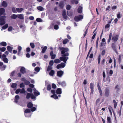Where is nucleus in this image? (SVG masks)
I'll return each instance as SVG.
<instances>
[{
	"mask_svg": "<svg viewBox=\"0 0 123 123\" xmlns=\"http://www.w3.org/2000/svg\"><path fill=\"white\" fill-rule=\"evenodd\" d=\"M59 49L61 51V53L62 57H66V56H68L69 55V53L68 52L69 51V49L68 48L61 47Z\"/></svg>",
	"mask_w": 123,
	"mask_h": 123,
	"instance_id": "f257e3e1",
	"label": "nucleus"
},
{
	"mask_svg": "<svg viewBox=\"0 0 123 123\" xmlns=\"http://www.w3.org/2000/svg\"><path fill=\"white\" fill-rule=\"evenodd\" d=\"M60 59H56L54 60V62L55 63H58L61 62V61H63L65 63H66V62L68 58V57H61Z\"/></svg>",
	"mask_w": 123,
	"mask_h": 123,
	"instance_id": "f03ea898",
	"label": "nucleus"
},
{
	"mask_svg": "<svg viewBox=\"0 0 123 123\" xmlns=\"http://www.w3.org/2000/svg\"><path fill=\"white\" fill-rule=\"evenodd\" d=\"M5 16L0 17V25H2L5 23Z\"/></svg>",
	"mask_w": 123,
	"mask_h": 123,
	"instance_id": "7ed1b4c3",
	"label": "nucleus"
},
{
	"mask_svg": "<svg viewBox=\"0 0 123 123\" xmlns=\"http://www.w3.org/2000/svg\"><path fill=\"white\" fill-rule=\"evenodd\" d=\"M83 18V16L82 15H80L75 16L74 18V19L75 21L78 22L82 19Z\"/></svg>",
	"mask_w": 123,
	"mask_h": 123,
	"instance_id": "20e7f679",
	"label": "nucleus"
},
{
	"mask_svg": "<svg viewBox=\"0 0 123 123\" xmlns=\"http://www.w3.org/2000/svg\"><path fill=\"white\" fill-rule=\"evenodd\" d=\"M94 84L93 83H91L90 84V88L91 89L90 94H92L94 92Z\"/></svg>",
	"mask_w": 123,
	"mask_h": 123,
	"instance_id": "39448f33",
	"label": "nucleus"
},
{
	"mask_svg": "<svg viewBox=\"0 0 123 123\" xmlns=\"http://www.w3.org/2000/svg\"><path fill=\"white\" fill-rule=\"evenodd\" d=\"M65 64L64 63L62 62L60 64L56 66V68L57 69L62 68L65 67Z\"/></svg>",
	"mask_w": 123,
	"mask_h": 123,
	"instance_id": "423d86ee",
	"label": "nucleus"
},
{
	"mask_svg": "<svg viewBox=\"0 0 123 123\" xmlns=\"http://www.w3.org/2000/svg\"><path fill=\"white\" fill-rule=\"evenodd\" d=\"M105 95L106 97H108L109 96L110 94V90L108 88H106L105 91Z\"/></svg>",
	"mask_w": 123,
	"mask_h": 123,
	"instance_id": "0eeeda50",
	"label": "nucleus"
},
{
	"mask_svg": "<svg viewBox=\"0 0 123 123\" xmlns=\"http://www.w3.org/2000/svg\"><path fill=\"white\" fill-rule=\"evenodd\" d=\"M3 62H0V69L1 70H4L5 69L6 67L5 65H4L3 66Z\"/></svg>",
	"mask_w": 123,
	"mask_h": 123,
	"instance_id": "6e6552de",
	"label": "nucleus"
},
{
	"mask_svg": "<svg viewBox=\"0 0 123 123\" xmlns=\"http://www.w3.org/2000/svg\"><path fill=\"white\" fill-rule=\"evenodd\" d=\"M63 74V72L62 70L58 71L57 73V75L59 77H61Z\"/></svg>",
	"mask_w": 123,
	"mask_h": 123,
	"instance_id": "1a4fd4ad",
	"label": "nucleus"
},
{
	"mask_svg": "<svg viewBox=\"0 0 123 123\" xmlns=\"http://www.w3.org/2000/svg\"><path fill=\"white\" fill-rule=\"evenodd\" d=\"M118 38V36L116 35L115 36H113L112 37V39L114 42H116L117 41Z\"/></svg>",
	"mask_w": 123,
	"mask_h": 123,
	"instance_id": "9d476101",
	"label": "nucleus"
},
{
	"mask_svg": "<svg viewBox=\"0 0 123 123\" xmlns=\"http://www.w3.org/2000/svg\"><path fill=\"white\" fill-rule=\"evenodd\" d=\"M33 91L34 93L35 96H37L40 95V93L35 88L33 89Z\"/></svg>",
	"mask_w": 123,
	"mask_h": 123,
	"instance_id": "9b49d317",
	"label": "nucleus"
},
{
	"mask_svg": "<svg viewBox=\"0 0 123 123\" xmlns=\"http://www.w3.org/2000/svg\"><path fill=\"white\" fill-rule=\"evenodd\" d=\"M102 43H101V46H105L106 43V41L105 38H103L102 39Z\"/></svg>",
	"mask_w": 123,
	"mask_h": 123,
	"instance_id": "f8f14e48",
	"label": "nucleus"
},
{
	"mask_svg": "<svg viewBox=\"0 0 123 123\" xmlns=\"http://www.w3.org/2000/svg\"><path fill=\"white\" fill-rule=\"evenodd\" d=\"M20 71L23 74H24L26 73L25 69L24 67H22L20 69Z\"/></svg>",
	"mask_w": 123,
	"mask_h": 123,
	"instance_id": "ddd939ff",
	"label": "nucleus"
},
{
	"mask_svg": "<svg viewBox=\"0 0 123 123\" xmlns=\"http://www.w3.org/2000/svg\"><path fill=\"white\" fill-rule=\"evenodd\" d=\"M5 9L4 8H0V16L3 14L5 12Z\"/></svg>",
	"mask_w": 123,
	"mask_h": 123,
	"instance_id": "4468645a",
	"label": "nucleus"
},
{
	"mask_svg": "<svg viewBox=\"0 0 123 123\" xmlns=\"http://www.w3.org/2000/svg\"><path fill=\"white\" fill-rule=\"evenodd\" d=\"M17 84L16 83H13L11 85V86L14 89V90H15L16 88Z\"/></svg>",
	"mask_w": 123,
	"mask_h": 123,
	"instance_id": "2eb2a0df",
	"label": "nucleus"
},
{
	"mask_svg": "<svg viewBox=\"0 0 123 123\" xmlns=\"http://www.w3.org/2000/svg\"><path fill=\"white\" fill-rule=\"evenodd\" d=\"M17 17L21 19H24V15L23 14H18Z\"/></svg>",
	"mask_w": 123,
	"mask_h": 123,
	"instance_id": "dca6fc26",
	"label": "nucleus"
},
{
	"mask_svg": "<svg viewBox=\"0 0 123 123\" xmlns=\"http://www.w3.org/2000/svg\"><path fill=\"white\" fill-rule=\"evenodd\" d=\"M19 96L18 95H16L15 97V99L14 100V102L16 103H18V100L19 99Z\"/></svg>",
	"mask_w": 123,
	"mask_h": 123,
	"instance_id": "f3484780",
	"label": "nucleus"
},
{
	"mask_svg": "<svg viewBox=\"0 0 123 123\" xmlns=\"http://www.w3.org/2000/svg\"><path fill=\"white\" fill-rule=\"evenodd\" d=\"M111 47L113 50L116 51V46L115 44L114 43H112L111 44Z\"/></svg>",
	"mask_w": 123,
	"mask_h": 123,
	"instance_id": "a211bd4d",
	"label": "nucleus"
},
{
	"mask_svg": "<svg viewBox=\"0 0 123 123\" xmlns=\"http://www.w3.org/2000/svg\"><path fill=\"white\" fill-rule=\"evenodd\" d=\"M108 108L109 109V111H112L114 116H115V113L113 110L112 107L110 105H109L108 106Z\"/></svg>",
	"mask_w": 123,
	"mask_h": 123,
	"instance_id": "6ab92c4d",
	"label": "nucleus"
},
{
	"mask_svg": "<svg viewBox=\"0 0 123 123\" xmlns=\"http://www.w3.org/2000/svg\"><path fill=\"white\" fill-rule=\"evenodd\" d=\"M62 89L60 88H58L56 91V93L57 94H61L62 93Z\"/></svg>",
	"mask_w": 123,
	"mask_h": 123,
	"instance_id": "aec40b11",
	"label": "nucleus"
},
{
	"mask_svg": "<svg viewBox=\"0 0 123 123\" xmlns=\"http://www.w3.org/2000/svg\"><path fill=\"white\" fill-rule=\"evenodd\" d=\"M33 106V104L31 102H29L27 104L28 107L30 108H31Z\"/></svg>",
	"mask_w": 123,
	"mask_h": 123,
	"instance_id": "412c9836",
	"label": "nucleus"
},
{
	"mask_svg": "<svg viewBox=\"0 0 123 123\" xmlns=\"http://www.w3.org/2000/svg\"><path fill=\"white\" fill-rule=\"evenodd\" d=\"M4 7H6L7 6V3L5 1H3L1 4Z\"/></svg>",
	"mask_w": 123,
	"mask_h": 123,
	"instance_id": "4be33fe9",
	"label": "nucleus"
},
{
	"mask_svg": "<svg viewBox=\"0 0 123 123\" xmlns=\"http://www.w3.org/2000/svg\"><path fill=\"white\" fill-rule=\"evenodd\" d=\"M13 48H12L10 46H8L7 47V50L11 53L12 52Z\"/></svg>",
	"mask_w": 123,
	"mask_h": 123,
	"instance_id": "5701e85b",
	"label": "nucleus"
},
{
	"mask_svg": "<svg viewBox=\"0 0 123 123\" xmlns=\"http://www.w3.org/2000/svg\"><path fill=\"white\" fill-rule=\"evenodd\" d=\"M82 7L80 6L78 9V12L80 13H81L82 12Z\"/></svg>",
	"mask_w": 123,
	"mask_h": 123,
	"instance_id": "b1692460",
	"label": "nucleus"
},
{
	"mask_svg": "<svg viewBox=\"0 0 123 123\" xmlns=\"http://www.w3.org/2000/svg\"><path fill=\"white\" fill-rule=\"evenodd\" d=\"M112 36V33L111 32L110 33V34L109 36V38L107 41V42L109 43L111 40V38Z\"/></svg>",
	"mask_w": 123,
	"mask_h": 123,
	"instance_id": "393cba45",
	"label": "nucleus"
},
{
	"mask_svg": "<svg viewBox=\"0 0 123 123\" xmlns=\"http://www.w3.org/2000/svg\"><path fill=\"white\" fill-rule=\"evenodd\" d=\"M37 8L40 11H43L44 10V8L43 7L40 6L37 7Z\"/></svg>",
	"mask_w": 123,
	"mask_h": 123,
	"instance_id": "a878e982",
	"label": "nucleus"
},
{
	"mask_svg": "<svg viewBox=\"0 0 123 123\" xmlns=\"http://www.w3.org/2000/svg\"><path fill=\"white\" fill-rule=\"evenodd\" d=\"M2 60L4 62L6 63H7L8 62V59L6 57H4L2 58Z\"/></svg>",
	"mask_w": 123,
	"mask_h": 123,
	"instance_id": "bb28decb",
	"label": "nucleus"
},
{
	"mask_svg": "<svg viewBox=\"0 0 123 123\" xmlns=\"http://www.w3.org/2000/svg\"><path fill=\"white\" fill-rule=\"evenodd\" d=\"M17 17V15H16L14 14H13L11 16V18L12 19H15Z\"/></svg>",
	"mask_w": 123,
	"mask_h": 123,
	"instance_id": "cd10ccee",
	"label": "nucleus"
},
{
	"mask_svg": "<svg viewBox=\"0 0 123 123\" xmlns=\"http://www.w3.org/2000/svg\"><path fill=\"white\" fill-rule=\"evenodd\" d=\"M24 10L23 8H16V10L18 12H21Z\"/></svg>",
	"mask_w": 123,
	"mask_h": 123,
	"instance_id": "c85d7f7f",
	"label": "nucleus"
},
{
	"mask_svg": "<svg viewBox=\"0 0 123 123\" xmlns=\"http://www.w3.org/2000/svg\"><path fill=\"white\" fill-rule=\"evenodd\" d=\"M59 6L61 8H63L64 7V4L62 2H61L60 3Z\"/></svg>",
	"mask_w": 123,
	"mask_h": 123,
	"instance_id": "c756f323",
	"label": "nucleus"
},
{
	"mask_svg": "<svg viewBox=\"0 0 123 123\" xmlns=\"http://www.w3.org/2000/svg\"><path fill=\"white\" fill-rule=\"evenodd\" d=\"M47 49V47L46 46H44L43 49H42V53H44L45 52V51H46V50Z\"/></svg>",
	"mask_w": 123,
	"mask_h": 123,
	"instance_id": "7c9ffc66",
	"label": "nucleus"
},
{
	"mask_svg": "<svg viewBox=\"0 0 123 123\" xmlns=\"http://www.w3.org/2000/svg\"><path fill=\"white\" fill-rule=\"evenodd\" d=\"M55 73V71L54 70H52L49 73V74L50 76H53Z\"/></svg>",
	"mask_w": 123,
	"mask_h": 123,
	"instance_id": "2f4dec72",
	"label": "nucleus"
},
{
	"mask_svg": "<svg viewBox=\"0 0 123 123\" xmlns=\"http://www.w3.org/2000/svg\"><path fill=\"white\" fill-rule=\"evenodd\" d=\"M8 26V25L7 24H6L4 26L2 27V29H1V31L2 30V29L5 30L7 28Z\"/></svg>",
	"mask_w": 123,
	"mask_h": 123,
	"instance_id": "473e14b6",
	"label": "nucleus"
},
{
	"mask_svg": "<svg viewBox=\"0 0 123 123\" xmlns=\"http://www.w3.org/2000/svg\"><path fill=\"white\" fill-rule=\"evenodd\" d=\"M0 45L3 46H6L7 45L6 43L4 42H2L0 43Z\"/></svg>",
	"mask_w": 123,
	"mask_h": 123,
	"instance_id": "72a5a7b5",
	"label": "nucleus"
},
{
	"mask_svg": "<svg viewBox=\"0 0 123 123\" xmlns=\"http://www.w3.org/2000/svg\"><path fill=\"white\" fill-rule=\"evenodd\" d=\"M113 102L114 103V108H116L117 105V103L116 101L114 100H113Z\"/></svg>",
	"mask_w": 123,
	"mask_h": 123,
	"instance_id": "f704fd0d",
	"label": "nucleus"
},
{
	"mask_svg": "<svg viewBox=\"0 0 123 123\" xmlns=\"http://www.w3.org/2000/svg\"><path fill=\"white\" fill-rule=\"evenodd\" d=\"M31 94L30 93H28L27 94L26 98L27 99H29L31 97Z\"/></svg>",
	"mask_w": 123,
	"mask_h": 123,
	"instance_id": "c9c22d12",
	"label": "nucleus"
},
{
	"mask_svg": "<svg viewBox=\"0 0 123 123\" xmlns=\"http://www.w3.org/2000/svg\"><path fill=\"white\" fill-rule=\"evenodd\" d=\"M51 97L55 99H56L58 98V97L56 94H55L51 96Z\"/></svg>",
	"mask_w": 123,
	"mask_h": 123,
	"instance_id": "e433bc0d",
	"label": "nucleus"
},
{
	"mask_svg": "<svg viewBox=\"0 0 123 123\" xmlns=\"http://www.w3.org/2000/svg\"><path fill=\"white\" fill-rule=\"evenodd\" d=\"M101 60V55H99L98 58V64H99Z\"/></svg>",
	"mask_w": 123,
	"mask_h": 123,
	"instance_id": "4c0bfd02",
	"label": "nucleus"
},
{
	"mask_svg": "<svg viewBox=\"0 0 123 123\" xmlns=\"http://www.w3.org/2000/svg\"><path fill=\"white\" fill-rule=\"evenodd\" d=\"M31 110L29 109H26L25 111V113H30Z\"/></svg>",
	"mask_w": 123,
	"mask_h": 123,
	"instance_id": "58836bf2",
	"label": "nucleus"
},
{
	"mask_svg": "<svg viewBox=\"0 0 123 123\" xmlns=\"http://www.w3.org/2000/svg\"><path fill=\"white\" fill-rule=\"evenodd\" d=\"M24 82L25 83V84L26 85H29L30 84V82L26 80H24Z\"/></svg>",
	"mask_w": 123,
	"mask_h": 123,
	"instance_id": "ea45409f",
	"label": "nucleus"
},
{
	"mask_svg": "<svg viewBox=\"0 0 123 123\" xmlns=\"http://www.w3.org/2000/svg\"><path fill=\"white\" fill-rule=\"evenodd\" d=\"M25 115L26 117H29L31 116V115L30 113H25Z\"/></svg>",
	"mask_w": 123,
	"mask_h": 123,
	"instance_id": "a19ab883",
	"label": "nucleus"
},
{
	"mask_svg": "<svg viewBox=\"0 0 123 123\" xmlns=\"http://www.w3.org/2000/svg\"><path fill=\"white\" fill-rule=\"evenodd\" d=\"M69 40L67 39H66L63 40V44H65Z\"/></svg>",
	"mask_w": 123,
	"mask_h": 123,
	"instance_id": "79ce46f5",
	"label": "nucleus"
},
{
	"mask_svg": "<svg viewBox=\"0 0 123 123\" xmlns=\"http://www.w3.org/2000/svg\"><path fill=\"white\" fill-rule=\"evenodd\" d=\"M36 21L38 22H42L43 21L40 18H37L36 19Z\"/></svg>",
	"mask_w": 123,
	"mask_h": 123,
	"instance_id": "37998d69",
	"label": "nucleus"
},
{
	"mask_svg": "<svg viewBox=\"0 0 123 123\" xmlns=\"http://www.w3.org/2000/svg\"><path fill=\"white\" fill-rule=\"evenodd\" d=\"M71 6L69 5H67L66 6V9L68 10H69L71 8Z\"/></svg>",
	"mask_w": 123,
	"mask_h": 123,
	"instance_id": "c03bdc74",
	"label": "nucleus"
},
{
	"mask_svg": "<svg viewBox=\"0 0 123 123\" xmlns=\"http://www.w3.org/2000/svg\"><path fill=\"white\" fill-rule=\"evenodd\" d=\"M6 49V48L4 47H3L2 48H0V50L1 52H4Z\"/></svg>",
	"mask_w": 123,
	"mask_h": 123,
	"instance_id": "a18cd8bd",
	"label": "nucleus"
},
{
	"mask_svg": "<svg viewBox=\"0 0 123 123\" xmlns=\"http://www.w3.org/2000/svg\"><path fill=\"white\" fill-rule=\"evenodd\" d=\"M40 70V68L38 67H37L35 68V70L37 72L39 71Z\"/></svg>",
	"mask_w": 123,
	"mask_h": 123,
	"instance_id": "49530a36",
	"label": "nucleus"
},
{
	"mask_svg": "<svg viewBox=\"0 0 123 123\" xmlns=\"http://www.w3.org/2000/svg\"><path fill=\"white\" fill-rule=\"evenodd\" d=\"M30 44L31 47L32 49H33L34 48L35 45L34 43H31Z\"/></svg>",
	"mask_w": 123,
	"mask_h": 123,
	"instance_id": "de8ad7c7",
	"label": "nucleus"
},
{
	"mask_svg": "<svg viewBox=\"0 0 123 123\" xmlns=\"http://www.w3.org/2000/svg\"><path fill=\"white\" fill-rule=\"evenodd\" d=\"M25 92V89L24 88H23L20 91V93H24Z\"/></svg>",
	"mask_w": 123,
	"mask_h": 123,
	"instance_id": "09e8293b",
	"label": "nucleus"
},
{
	"mask_svg": "<svg viewBox=\"0 0 123 123\" xmlns=\"http://www.w3.org/2000/svg\"><path fill=\"white\" fill-rule=\"evenodd\" d=\"M107 122L108 123H111V118L110 117H107Z\"/></svg>",
	"mask_w": 123,
	"mask_h": 123,
	"instance_id": "8fccbe9b",
	"label": "nucleus"
},
{
	"mask_svg": "<svg viewBox=\"0 0 123 123\" xmlns=\"http://www.w3.org/2000/svg\"><path fill=\"white\" fill-rule=\"evenodd\" d=\"M21 91V89H17L16 91H15V93L16 94H18V93L20 92V91Z\"/></svg>",
	"mask_w": 123,
	"mask_h": 123,
	"instance_id": "3c124183",
	"label": "nucleus"
},
{
	"mask_svg": "<svg viewBox=\"0 0 123 123\" xmlns=\"http://www.w3.org/2000/svg\"><path fill=\"white\" fill-rule=\"evenodd\" d=\"M54 64V61L53 60L50 61L49 63V64L50 66H52Z\"/></svg>",
	"mask_w": 123,
	"mask_h": 123,
	"instance_id": "603ef678",
	"label": "nucleus"
},
{
	"mask_svg": "<svg viewBox=\"0 0 123 123\" xmlns=\"http://www.w3.org/2000/svg\"><path fill=\"white\" fill-rule=\"evenodd\" d=\"M36 107H32L31 109V110L33 112L35 111L36 110Z\"/></svg>",
	"mask_w": 123,
	"mask_h": 123,
	"instance_id": "864d4df0",
	"label": "nucleus"
},
{
	"mask_svg": "<svg viewBox=\"0 0 123 123\" xmlns=\"http://www.w3.org/2000/svg\"><path fill=\"white\" fill-rule=\"evenodd\" d=\"M52 67L50 66H48L47 68V71H49L52 69Z\"/></svg>",
	"mask_w": 123,
	"mask_h": 123,
	"instance_id": "5fc2aeb1",
	"label": "nucleus"
},
{
	"mask_svg": "<svg viewBox=\"0 0 123 123\" xmlns=\"http://www.w3.org/2000/svg\"><path fill=\"white\" fill-rule=\"evenodd\" d=\"M98 40H99V38H98L97 39L96 41V47L97 48L98 47Z\"/></svg>",
	"mask_w": 123,
	"mask_h": 123,
	"instance_id": "6e6d98bb",
	"label": "nucleus"
},
{
	"mask_svg": "<svg viewBox=\"0 0 123 123\" xmlns=\"http://www.w3.org/2000/svg\"><path fill=\"white\" fill-rule=\"evenodd\" d=\"M105 59H103L101 61V65L103 66L104 65L105 62Z\"/></svg>",
	"mask_w": 123,
	"mask_h": 123,
	"instance_id": "4d7b16f0",
	"label": "nucleus"
},
{
	"mask_svg": "<svg viewBox=\"0 0 123 123\" xmlns=\"http://www.w3.org/2000/svg\"><path fill=\"white\" fill-rule=\"evenodd\" d=\"M54 29L55 30H57L59 28V26L58 25H55L54 26Z\"/></svg>",
	"mask_w": 123,
	"mask_h": 123,
	"instance_id": "13d9d810",
	"label": "nucleus"
},
{
	"mask_svg": "<svg viewBox=\"0 0 123 123\" xmlns=\"http://www.w3.org/2000/svg\"><path fill=\"white\" fill-rule=\"evenodd\" d=\"M12 11L14 13H16L17 12V11L16 10V9L14 7H13L12 8Z\"/></svg>",
	"mask_w": 123,
	"mask_h": 123,
	"instance_id": "bf43d9fd",
	"label": "nucleus"
},
{
	"mask_svg": "<svg viewBox=\"0 0 123 123\" xmlns=\"http://www.w3.org/2000/svg\"><path fill=\"white\" fill-rule=\"evenodd\" d=\"M51 88V86L50 85H48L47 86V89L48 90H50Z\"/></svg>",
	"mask_w": 123,
	"mask_h": 123,
	"instance_id": "052dcab7",
	"label": "nucleus"
},
{
	"mask_svg": "<svg viewBox=\"0 0 123 123\" xmlns=\"http://www.w3.org/2000/svg\"><path fill=\"white\" fill-rule=\"evenodd\" d=\"M27 91L30 92H32V88H28L27 89Z\"/></svg>",
	"mask_w": 123,
	"mask_h": 123,
	"instance_id": "680f3d73",
	"label": "nucleus"
},
{
	"mask_svg": "<svg viewBox=\"0 0 123 123\" xmlns=\"http://www.w3.org/2000/svg\"><path fill=\"white\" fill-rule=\"evenodd\" d=\"M20 88L24 87H25V85L24 83H22L20 84Z\"/></svg>",
	"mask_w": 123,
	"mask_h": 123,
	"instance_id": "e2e57ef3",
	"label": "nucleus"
},
{
	"mask_svg": "<svg viewBox=\"0 0 123 123\" xmlns=\"http://www.w3.org/2000/svg\"><path fill=\"white\" fill-rule=\"evenodd\" d=\"M56 55H53L51 56V59H54Z\"/></svg>",
	"mask_w": 123,
	"mask_h": 123,
	"instance_id": "0e129e2a",
	"label": "nucleus"
},
{
	"mask_svg": "<svg viewBox=\"0 0 123 123\" xmlns=\"http://www.w3.org/2000/svg\"><path fill=\"white\" fill-rule=\"evenodd\" d=\"M58 83L60 84H61L63 86H65L66 85V83L64 82H63L62 83L60 82H59Z\"/></svg>",
	"mask_w": 123,
	"mask_h": 123,
	"instance_id": "69168bd1",
	"label": "nucleus"
},
{
	"mask_svg": "<svg viewBox=\"0 0 123 123\" xmlns=\"http://www.w3.org/2000/svg\"><path fill=\"white\" fill-rule=\"evenodd\" d=\"M31 49L30 48L28 47L26 48V51L27 52H29L30 51Z\"/></svg>",
	"mask_w": 123,
	"mask_h": 123,
	"instance_id": "338daca9",
	"label": "nucleus"
},
{
	"mask_svg": "<svg viewBox=\"0 0 123 123\" xmlns=\"http://www.w3.org/2000/svg\"><path fill=\"white\" fill-rule=\"evenodd\" d=\"M66 12L65 11H63L62 12V15L63 16H65L66 15Z\"/></svg>",
	"mask_w": 123,
	"mask_h": 123,
	"instance_id": "774afa93",
	"label": "nucleus"
}]
</instances>
